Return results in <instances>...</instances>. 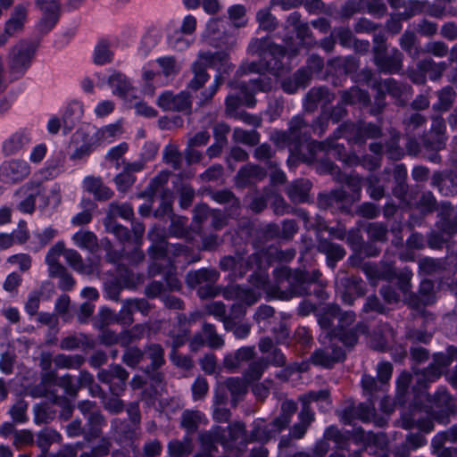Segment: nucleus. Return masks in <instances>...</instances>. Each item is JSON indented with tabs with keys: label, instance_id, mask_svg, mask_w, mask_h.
Listing matches in <instances>:
<instances>
[{
	"label": "nucleus",
	"instance_id": "bf43d9fd",
	"mask_svg": "<svg viewBox=\"0 0 457 457\" xmlns=\"http://www.w3.org/2000/svg\"><path fill=\"white\" fill-rule=\"evenodd\" d=\"M267 365V362L262 360L251 363L244 375L245 379L247 382H252L261 378L262 372L266 369Z\"/></svg>",
	"mask_w": 457,
	"mask_h": 457
},
{
	"label": "nucleus",
	"instance_id": "603ef678",
	"mask_svg": "<svg viewBox=\"0 0 457 457\" xmlns=\"http://www.w3.org/2000/svg\"><path fill=\"white\" fill-rule=\"evenodd\" d=\"M64 258L67 263L76 271L80 273L86 272V266L82 257L79 252L74 249H66Z\"/></svg>",
	"mask_w": 457,
	"mask_h": 457
},
{
	"label": "nucleus",
	"instance_id": "5701e85b",
	"mask_svg": "<svg viewBox=\"0 0 457 457\" xmlns=\"http://www.w3.org/2000/svg\"><path fill=\"white\" fill-rule=\"evenodd\" d=\"M83 188L100 201H105L112 196V191L107 187L99 178L87 177L83 180Z\"/></svg>",
	"mask_w": 457,
	"mask_h": 457
},
{
	"label": "nucleus",
	"instance_id": "f257e3e1",
	"mask_svg": "<svg viewBox=\"0 0 457 457\" xmlns=\"http://www.w3.org/2000/svg\"><path fill=\"white\" fill-rule=\"evenodd\" d=\"M207 68L216 69L220 74L215 77L213 84L201 93V104H204L211 101L220 86L222 84L223 79L221 77V72H227L229 70L228 54L222 51L215 53H212L210 51H200L197 54L196 60L191 66L194 76L188 83L189 89L197 91L205 85L210 79V75L206 71Z\"/></svg>",
	"mask_w": 457,
	"mask_h": 457
},
{
	"label": "nucleus",
	"instance_id": "4d7b16f0",
	"mask_svg": "<svg viewBox=\"0 0 457 457\" xmlns=\"http://www.w3.org/2000/svg\"><path fill=\"white\" fill-rule=\"evenodd\" d=\"M146 355L152 361V369H157L164 363V351L160 345H151L146 349Z\"/></svg>",
	"mask_w": 457,
	"mask_h": 457
},
{
	"label": "nucleus",
	"instance_id": "052dcab7",
	"mask_svg": "<svg viewBox=\"0 0 457 457\" xmlns=\"http://www.w3.org/2000/svg\"><path fill=\"white\" fill-rule=\"evenodd\" d=\"M144 358V353L136 347L128 348L123 356V362L131 368H135Z\"/></svg>",
	"mask_w": 457,
	"mask_h": 457
},
{
	"label": "nucleus",
	"instance_id": "7c9ffc66",
	"mask_svg": "<svg viewBox=\"0 0 457 457\" xmlns=\"http://www.w3.org/2000/svg\"><path fill=\"white\" fill-rule=\"evenodd\" d=\"M364 271L370 280H390L395 276V270L391 264H386L381 267L377 265H366L364 267Z\"/></svg>",
	"mask_w": 457,
	"mask_h": 457
},
{
	"label": "nucleus",
	"instance_id": "774afa93",
	"mask_svg": "<svg viewBox=\"0 0 457 457\" xmlns=\"http://www.w3.org/2000/svg\"><path fill=\"white\" fill-rule=\"evenodd\" d=\"M451 363L450 358L444 353H436L434 355L432 363L433 377L439 378L442 374L443 368L447 367Z\"/></svg>",
	"mask_w": 457,
	"mask_h": 457
},
{
	"label": "nucleus",
	"instance_id": "49530a36",
	"mask_svg": "<svg viewBox=\"0 0 457 457\" xmlns=\"http://www.w3.org/2000/svg\"><path fill=\"white\" fill-rule=\"evenodd\" d=\"M223 386L230 392L234 402L247 392L246 384L238 378H228Z\"/></svg>",
	"mask_w": 457,
	"mask_h": 457
},
{
	"label": "nucleus",
	"instance_id": "b1692460",
	"mask_svg": "<svg viewBox=\"0 0 457 457\" xmlns=\"http://www.w3.org/2000/svg\"><path fill=\"white\" fill-rule=\"evenodd\" d=\"M432 185L438 187L439 191L445 195H453L457 190V173L443 174L435 172L432 176Z\"/></svg>",
	"mask_w": 457,
	"mask_h": 457
},
{
	"label": "nucleus",
	"instance_id": "a211bd4d",
	"mask_svg": "<svg viewBox=\"0 0 457 457\" xmlns=\"http://www.w3.org/2000/svg\"><path fill=\"white\" fill-rule=\"evenodd\" d=\"M334 99L332 94L324 87H313L312 88L305 98V110L307 112H314L319 105L324 108L328 104L331 103Z\"/></svg>",
	"mask_w": 457,
	"mask_h": 457
},
{
	"label": "nucleus",
	"instance_id": "37998d69",
	"mask_svg": "<svg viewBox=\"0 0 457 457\" xmlns=\"http://www.w3.org/2000/svg\"><path fill=\"white\" fill-rule=\"evenodd\" d=\"M88 424L90 426L85 437L87 441L98 437L101 434L100 428L104 424V418L99 411H93L87 417Z\"/></svg>",
	"mask_w": 457,
	"mask_h": 457
},
{
	"label": "nucleus",
	"instance_id": "39448f33",
	"mask_svg": "<svg viewBox=\"0 0 457 457\" xmlns=\"http://www.w3.org/2000/svg\"><path fill=\"white\" fill-rule=\"evenodd\" d=\"M229 86L238 90L240 94V96L228 95L226 98V112L228 115H232L242 103L248 107L253 106L255 104L254 93L269 90L271 87V82L270 79L259 75L257 79H250L248 83H230Z\"/></svg>",
	"mask_w": 457,
	"mask_h": 457
},
{
	"label": "nucleus",
	"instance_id": "9b49d317",
	"mask_svg": "<svg viewBox=\"0 0 457 457\" xmlns=\"http://www.w3.org/2000/svg\"><path fill=\"white\" fill-rule=\"evenodd\" d=\"M297 407L295 402L286 400L281 404V413L270 424L271 428L269 431L261 433L260 428H257L253 433V436L262 441L268 440L271 434L278 433L287 427L290 422L291 416L295 412Z\"/></svg>",
	"mask_w": 457,
	"mask_h": 457
},
{
	"label": "nucleus",
	"instance_id": "680f3d73",
	"mask_svg": "<svg viewBox=\"0 0 457 457\" xmlns=\"http://www.w3.org/2000/svg\"><path fill=\"white\" fill-rule=\"evenodd\" d=\"M233 137L236 141L247 145H255L259 140L255 131H247L242 129H235Z\"/></svg>",
	"mask_w": 457,
	"mask_h": 457
},
{
	"label": "nucleus",
	"instance_id": "ddd939ff",
	"mask_svg": "<svg viewBox=\"0 0 457 457\" xmlns=\"http://www.w3.org/2000/svg\"><path fill=\"white\" fill-rule=\"evenodd\" d=\"M157 105L164 111L180 112L191 107L189 96L186 92L174 95L165 91L157 99Z\"/></svg>",
	"mask_w": 457,
	"mask_h": 457
},
{
	"label": "nucleus",
	"instance_id": "f03ea898",
	"mask_svg": "<svg viewBox=\"0 0 457 457\" xmlns=\"http://www.w3.org/2000/svg\"><path fill=\"white\" fill-rule=\"evenodd\" d=\"M338 320L337 331H333L334 337H338L345 345L353 346L358 339V333H365L367 328L363 324H358L354 328L345 330V327L353 324L355 320V314L353 312H341L337 305L329 306L328 311L319 318V323L324 329H328L334 320Z\"/></svg>",
	"mask_w": 457,
	"mask_h": 457
},
{
	"label": "nucleus",
	"instance_id": "20e7f679",
	"mask_svg": "<svg viewBox=\"0 0 457 457\" xmlns=\"http://www.w3.org/2000/svg\"><path fill=\"white\" fill-rule=\"evenodd\" d=\"M128 378V371L119 364L111 365L106 370H100L97 374V378L108 384L112 394L114 395L104 402V408L112 413H119L123 410L124 404L117 396L125 390Z\"/></svg>",
	"mask_w": 457,
	"mask_h": 457
},
{
	"label": "nucleus",
	"instance_id": "9d476101",
	"mask_svg": "<svg viewBox=\"0 0 457 457\" xmlns=\"http://www.w3.org/2000/svg\"><path fill=\"white\" fill-rule=\"evenodd\" d=\"M35 48L32 44L25 41L18 43L10 54L9 65L14 74H22L30 64Z\"/></svg>",
	"mask_w": 457,
	"mask_h": 457
},
{
	"label": "nucleus",
	"instance_id": "a18cd8bd",
	"mask_svg": "<svg viewBox=\"0 0 457 457\" xmlns=\"http://www.w3.org/2000/svg\"><path fill=\"white\" fill-rule=\"evenodd\" d=\"M253 347H242L237 351L234 357L227 356L225 358V365L228 368H236L240 365L241 361H245L253 358Z\"/></svg>",
	"mask_w": 457,
	"mask_h": 457
},
{
	"label": "nucleus",
	"instance_id": "13d9d810",
	"mask_svg": "<svg viewBox=\"0 0 457 457\" xmlns=\"http://www.w3.org/2000/svg\"><path fill=\"white\" fill-rule=\"evenodd\" d=\"M163 159L174 169H178L181 163L182 157L176 145H168L163 150Z\"/></svg>",
	"mask_w": 457,
	"mask_h": 457
},
{
	"label": "nucleus",
	"instance_id": "7ed1b4c3",
	"mask_svg": "<svg viewBox=\"0 0 457 457\" xmlns=\"http://www.w3.org/2000/svg\"><path fill=\"white\" fill-rule=\"evenodd\" d=\"M248 49L251 53L258 54L262 57L260 64L253 62L248 66L250 72L261 74L264 71H269L275 76L278 75L279 58L286 53L282 46L272 44L268 38H256L251 41Z\"/></svg>",
	"mask_w": 457,
	"mask_h": 457
},
{
	"label": "nucleus",
	"instance_id": "1a4fd4ad",
	"mask_svg": "<svg viewBox=\"0 0 457 457\" xmlns=\"http://www.w3.org/2000/svg\"><path fill=\"white\" fill-rule=\"evenodd\" d=\"M431 412L434 419L442 424L449 422V417L455 411V405L446 389L440 388L432 398Z\"/></svg>",
	"mask_w": 457,
	"mask_h": 457
},
{
	"label": "nucleus",
	"instance_id": "4be33fe9",
	"mask_svg": "<svg viewBox=\"0 0 457 457\" xmlns=\"http://www.w3.org/2000/svg\"><path fill=\"white\" fill-rule=\"evenodd\" d=\"M266 173L263 169L253 164H248L241 168L236 178V184L239 187H245L247 185L262 180Z\"/></svg>",
	"mask_w": 457,
	"mask_h": 457
},
{
	"label": "nucleus",
	"instance_id": "69168bd1",
	"mask_svg": "<svg viewBox=\"0 0 457 457\" xmlns=\"http://www.w3.org/2000/svg\"><path fill=\"white\" fill-rule=\"evenodd\" d=\"M257 21L261 29L264 30H271L275 29L276 21L268 9L260 10L256 16Z\"/></svg>",
	"mask_w": 457,
	"mask_h": 457
},
{
	"label": "nucleus",
	"instance_id": "79ce46f5",
	"mask_svg": "<svg viewBox=\"0 0 457 457\" xmlns=\"http://www.w3.org/2000/svg\"><path fill=\"white\" fill-rule=\"evenodd\" d=\"M204 419V414L198 411H185L181 417V426L187 431L193 432Z\"/></svg>",
	"mask_w": 457,
	"mask_h": 457
},
{
	"label": "nucleus",
	"instance_id": "c756f323",
	"mask_svg": "<svg viewBox=\"0 0 457 457\" xmlns=\"http://www.w3.org/2000/svg\"><path fill=\"white\" fill-rule=\"evenodd\" d=\"M434 284L432 281L425 279L421 281L419 290V302H416L414 295H410V303L414 307H419L420 303L423 305L430 304L434 302Z\"/></svg>",
	"mask_w": 457,
	"mask_h": 457
},
{
	"label": "nucleus",
	"instance_id": "6e6552de",
	"mask_svg": "<svg viewBox=\"0 0 457 457\" xmlns=\"http://www.w3.org/2000/svg\"><path fill=\"white\" fill-rule=\"evenodd\" d=\"M30 172V166L26 161L12 159L1 164L0 179L4 183L16 184L26 179Z\"/></svg>",
	"mask_w": 457,
	"mask_h": 457
},
{
	"label": "nucleus",
	"instance_id": "e433bc0d",
	"mask_svg": "<svg viewBox=\"0 0 457 457\" xmlns=\"http://www.w3.org/2000/svg\"><path fill=\"white\" fill-rule=\"evenodd\" d=\"M299 420L300 421L291 430V435L295 438H302L304 436L308 426L313 420V413L308 406H303L299 413Z\"/></svg>",
	"mask_w": 457,
	"mask_h": 457
},
{
	"label": "nucleus",
	"instance_id": "4c0bfd02",
	"mask_svg": "<svg viewBox=\"0 0 457 457\" xmlns=\"http://www.w3.org/2000/svg\"><path fill=\"white\" fill-rule=\"evenodd\" d=\"M54 365L59 369H79L85 361V358L79 354L66 355L57 354L53 360Z\"/></svg>",
	"mask_w": 457,
	"mask_h": 457
},
{
	"label": "nucleus",
	"instance_id": "423d86ee",
	"mask_svg": "<svg viewBox=\"0 0 457 457\" xmlns=\"http://www.w3.org/2000/svg\"><path fill=\"white\" fill-rule=\"evenodd\" d=\"M311 128L299 116L289 122L288 132H276L272 138L281 147H288L294 154H299L303 144L308 143Z\"/></svg>",
	"mask_w": 457,
	"mask_h": 457
},
{
	"label": "nucleus",
	"instance_id": "72a5a7b5",
	"mask_svg": "<svg viewBox=\"0 0 457 457\" xmlns=\"http://www.w3.org/2000/svg\"><path fill=\"white\" fill-rule=\"evenodd\" d=\"M218 276L219 275L216 270L203 269L188 273L187 276V281L191 287H195L204 282H215Z\"/></svg>",
	"mask_w": 457,
	"mask_h": 457
},
{
	"label": "nucleus",
	"instance_id": "0eeeda50",
	"mask_svg": "<svg viewBox=\"0 0 457 457\" xmlns=\"http://www.w3.org/2000/svg\"><path fill=\"white\" fill-rule=\"evenodd\" d=\"M319 270H313L312 276L303 270L291 271L287 268H280L276 270L278 283L283 284L284 280L290 286L291 294L303 295L306 292L305 285L319 280L320 277Z\"/></svg>",
	"mask_w": 457,
	"mask_h": 457
},
{
	"label": "nucleus",
	"instance_id": "c85d7f7f",
	"mask_svg": "<svg viewBox=\"0 0 457 457\" xmlns=\"http://www.w3.org/2000/svg\"><path fill=\"white\" fill-rule=\"evenodd\" d=\"M75 245L81 249H87L94 252L98 247V241L96 236L88 230H79L75 233L71 237Z\"/></svg>",
	"mask_w": 457,
	"mask_h": 457
},
{
	"label": "nucleus",
	"instance_id": "4468645a",
	"mask_svg": "<svg viewBox=\"0 0 457 457\" xmlns=\"http://www.w3.org/2000/svg\"><path fill=\"white\" fill-rule=\"evenodd\" d=\"M28 191H34L35 193L29 194L24 200L18 204L17 209L23 212L31 214L34 212L36 208V195H40L42 187L39 182L29 181L24 186L21 187L15 193L16 195L20 194H25Z\"/></svg>",
	"mask_w": 457,
	"mask_h": 457
},
{
	"label": "nucleus",
	"instance_id": "dca6fc26",
	"mask_svg": "<svg viewBox=\"0 0 457 457\" xmlns=\"http://www.w3.org/2000/svg\"><path fill=\"white\" fill-rule=\"evenodd\" d=\"M38 4L44 13L39 22V29L42 31H49L57 22L59 4L55 0H38Z\"/></svg>",
	"mask_w": 457,
	"mask_h": 457
},
{
	"label": "nucleus",
	"instance_id": "bb28decb",
	"mask_svg": "<svg viewBox=\"0 0 457 457\" xmlns=\"http://www.w3.org/2000/svg\"><path fill=\"white\" fill-rule=\"evenodd\" d=\"M120 123H113L104 126L96 130L94 135L95 142L97 145H105L112 143L118 136L121 134Z\"/></svg>",
	"mask_w": 457,
	"mask_h": 457
},
{
	"label": "nucleus",
	"instance_id": "aec40b11",
	"mask_svg": "<svg viewBox=\"0 0 457 457\" xmlns=\"http://www.w3.org/2000/svg\"><path fill=\"white\" fill-rule=\"evenodd\" d=\"M223 295L227 299L238 300L246 303L247 305L255 303L260 298L259 293H256L253 289L244 288L238 285L228 287L225 289Z\"/></svg>",
	"mask_w": 457,
	"mask_h": 457
},
{
	"label": "nucleus",
	"instance_id": "58836bf2",
	"mask_svg": "<svg viewBox=\"0 0 457 457\" xmlns=\"http://www.w3.org/2000/svg\"><path fill=\"white\" fill-rule=\"evenodd\" d=\"M447 65L445 62H435L431 59H425L419 62L418 68L421 71L428 73L429 78L433 80L439 79L443 72L445 71Z\"/></svg>",
	"mask_w": 457,
	"mask_h": 457
},
{
	"label": "nucleus",
	"instance_id": "338daca9",
	"mask_svg": "<svg viewBox=\"0 0 457 457\" xmlns=\"http://www.w3.org/2000/svg\"><path fill=\"white\" fill-rule=\"evenodd\" d=\"M445 442L457 443V426H453L447 431L437 434L432 441V445L440 446Z\"/></svg>",
	"mask_w": 457,
	"mask_h": 457
},
{
	"label": "nucleus",
	"instance_id": "393cba45",
	"mask_svg": "<svg viewBox=\"0 0 457 457\" xmlns=\"http://www.w3.org/2000/svg\"><path fill=\"white\" fill-rule=\"evenodd\" d=\"M43 384L45 386H51L52 384L57 385L63 388L65 393L71 396H75L79 388V386L73 382L71 375L57 378L55 372H48L44 376Z\"/></svg>",
	"mask_w": 457,
	"mask_h": 457
},
{
	"label": "nucleus",
	"instance_id": "ea45409f",
	"mask_svg": "<svg viewBox=\"0 0 457 457\" xmlns=\"http://www.w3.org/2000/svg\"><path fill=\"white\" fill-rule=\"evenodd\" d=\"M109 85L113 88V93L120 96H126L132 87L127 77L121 73H114L108 79Z\"/></svg>",
	"mask_w": 457,
	"mask_h": 457
},
{
	"label": "nucleus",
	"instance_id": "c03bdc74",
	"mask_svg": "<svg viewBox=\"0 0 457 457\" xmlns=\"http://www.w3.org/2000/svg\"><path fill=\"white\" fill-rule=\"evenodd\" d=\"M417 37L414 32L405 31L400 38L401 47L412 58L420 56V49L416 45Z\"/></svg>",
	"mask_w": 457,
	"mask_h": 457
},
{
	"label": "nucleus",
	"instance_id": "8fccbe9b",
	"mask_svg": "<svg viewBox=\"0 0 457 457\" xmlns=\"http://www.w3.org/2000/svg\"><path fill=\"white\" fill-rule=\"evenodd\" d=\"M112 60V53L107 42H100L95 48L94 62L96 64H105Z\"/></svg>",
	"mask_w": 457,
	"mask_h": 457
},
{
	"label": "nucleus",
	"instance_id": "2eb2a0df",
	"mask_svg": "<svg viewBox=\"0 0 457 457\" xmlns=\"http://www.w3.org/2000/svg\"><path fill=\"white\" fill-rule=\"evenodd\" d=\"M28 8L24 4H18L13 9L11 17L5 22L4 33L9 37L21 32L23 29L27 20Z\"/></svg>",
	"mask_w": 457,
	"mask_h": 457
},
{
	"label": "nucleus",
	"instance_id": "412c9836",
	"mask_svg": "<svg viewBox=\"0 0 457 457\" xmlns=\"http://www.w3.org/2000/svg\"><path fill=\"white\" fill-rule=\"evenodd\" d=\"M30 141V136L27 131H17L4 141L3 153L7 156L16 154Z\"/></svg>",
	"mask_w": 457,
	"mask_h": 457
},
{
	"label": "nucleus",
	"instance_id": "de8ad7c7",
	"mask_svg": "<svg viewBox=\"0 0 457 457\" xmlns=\"http://www.w3.org/2000/svg\"><path fill=\"white\" fill-rule=\"evenodd\" d=\"M134 215L132 207L128 204H115L112 203L109 205L108 215L105 219H112L114 220V218L119 216L125 220H129Z\"/></svg>",
	"mask_w": 457,
	"mask_h": 457
},
{
	"label": "nucleus",
	"instance_id": "f3484780",
	"mask_svg": "<svg viewBox=\"0 0 457 457\" xmlns=\"http://www.w3.org/2000/svg\"><path fill=\"white\" fill-rule=\"evenodd\" d=\"M159 67L161 85L167 84L171 81L179 72L180 64L174 56H162L155 60Z\"/></svg>",
	"mask_w": 457,
	"mask_h": 457
},
{
	"label": "nucleus",
	"instance_id": "09e8293b",
	"mask_svg": "<svg viewBox=\"0 0 457 457\" xmlns=\"http://www.w3.org/2000/svg\"><path fill=\"white\" fill-rule=\"evenodd\" d=\"M319 250L321 253H326L328 259H332L334 261L341 260L345 254V250L340 245L328 241L320 242L319 245Z\"/></svg>",
	"mask_w": 457,
	"mask_h": 457
},
{
	"label": "nucleus",
	"instance_id": "e2e57ef3",
	"mask_svg": "<svg viewBox=\"0 0 457 457\" xmlns=\"http://www.w3.org/2000/svg\"><path fill=\"white\" fill-rule=\"evenodd\" d=\"M104 224L106 230L113 233L120 241H126L129 239V230L121 225L116 224L112 219H105Z\"/></svg>",
	"mask_w": 457,
	"mask_h": 457
},
{
	"label": "nucleus",
	"instance_id": "0e129e2a",
	"mask_svg": "<svg viewBox=\"0 0 457 457\" xmlns=\"http://www.w3.org/2000/svg\"><path fill=\"white\" fill-rule=\"evenodd\" d=\"M356 100L367 104L370 102L368 94L359 88H351L349 92H345L343 95V101L345 104H353Z\"/></svg>",
	"mask_w": 457,
	"mask_h": 457
},
{
	"label": "nucleus",
	"instance_id": "a19ab883",
	"mask_svg": "<svg viewBox=\"0 0 457 457\" xmlns=\"http://www.w3.org/2000/svg\"><path fill=\"white\" fill-rule=\"evenodd\" d=\"M61 438V435L56 430L46 428L37 434V444L45 452L53 443L60 442Z\"/></svg>",
	"mask_w": 457,
	"mask_h": 457
},
{
	"label": "nucleus",
	"instance_id": "473e14b6",
	"mask_svg": "<svg viewBox=\"0 0 457 457\" xmlns=\"http://www.w3.org/2000/svg\"><path fill=\"white\" fill-rule=\"evenodd\" d=\"M351 130L354 132L355 142H365L368 138H375L380 136V129L372 124L361 123L358 126H352Z\"/></svg>",
	"mask_w": 457,
	"mask_h": 457
},
{
	"label": "nucleus",
	"instance_id": "f704fd0d",
	"mask_svg": "<svg viewBox=\"0 0 457 457\" xmlns=\"http://www.w3.org/2000/svg\"><path fill=\"white\" fill-rule=\"evenodd\" d=\"M192 451L193 445L189 438L173 440L168 445L169 457H188Z\"/></svg>",
	"mask_w": 457,
	"mask_h": 457
},
{
	"label": "nucleus",
	"instance_id": "f8f14e48",
	"mask_svg": "<svg viewBox=\"0 0 457 457\" xmlns=\"http://www.w3.org/2000/svg\"><path fill=\"white\" fill-rule=\"evenodd\" d=\"M385 48L381 45L375 48L374 62L378 68L384 72L394 73L402 69L403 54L395 49L390 55L383 54Z\"/></svg>",
	"mask_w": 457,
	"mask_h": 457
},
{
	"label": "nucleus",
	"instance_id": "6e6d98bb",
	"mask_svg": "<svg viewBox=\"0 0 457 457\" xmlns=\"http://www.w3.org/2000/svg\"><path fill=\"white\" fill-rule=\"evenodd\" d=\"M6 262L17 266L21 272H26L31 268L32 259L27 253H17L7 258Z\"/></svg>",
	"mask_w": 457,
	"mask_h": 457
},
{
	"label": "nucleus",
	"instance_id": "2f4dec72",
	"mask_svg": "<svg viewBox=\"0 0 457 457\" xmlns=\"http://www.w3.org/2000/svg\"><path fill=\"white\" fill-rule=\"evenodd\" d=\"M310 188L311 184L308 180H297L289 186L287 188V195L295 203L304 202L307 198Z\"/></svg>",
	"mask_w": 457,
	"mask_h": 457
},
{
	"label": "nucleus",
	"instance_id": "6ab92c4d",
	"mask_svg": "<svg viewBox=\"0 0 457 457\" xmlns=\"http://www.w3.org/2000/svg\"><path fill=\"white\" fill-rule=\"evenodd\" d=\"M312 358L315 364L330 367L345 359V352L340 347L330 346L315 351Z\"/></svg>",
	"mask_w": 457,
	"mask_h": 457
},
{
	"label": "nucleus",
	"instance_id": "864d4df0",
	"mask_svg": "<svg viewBox=\"0 0 457 457\" xmlns=\"http://www.w3.org/2000/svg\"><path fill=\"white\" fill-rule=\"evenodd\" d=\"M82 105L75 103L70 105L68 111L63 117V123L69 129H71L76 121H79L82 116Z\"/></svg>",
	"mask_w": 457,
	"mask_h": 457
},
{
	"label": "nucleus",
	"instance_id": "cd10ccee",
	"mask_svg": "<svg viewBox=\"0 0 457 457\" xmlns=\"http://www.w3.org/2000/svg\"><path fill=\"white\" fill-rule=\"evenodd\" d=\"M154 245L151 247V253L154 258H160L166 253L165 233L164 230L154 226L148 234Z\"/></svg>",
	"mask_w": 457,
	"mask_h": 457
},
{
	"label": "nucleus",
	"instance_id": "3c124183",
	"mask_svg": "<svg viewBox=\"0 0 457 457\" xmlns=\"http://www.w3.org/2000/svg\"><path fill=\"white\" fill-rule=\"evenodd\" d=\"M203 334L205 337L206 344L212 348L221 347L224 344L223 339L216 333L214 326L204 323L203 326Z\"/></svg>",
	"mask_w": 457,
	"mask_h": 457
},
{
	"label": "nucleus",
	"instance_id": "c9c22d12",
	"mask_svg": "<svg viewBox=\"0 0 457 457\" xmlns=\"http://www.w3.org/2000/svg\"><path fill=\"white\" fill-rule=\"evenodd\" d=\"M401 426L405 429L417 428L421 431L428 433L433 430L434 425L428 419L423 420L417 418L416 411H413L411 418L403 416L401 420Z\"/></svg>",
	"mask_w": 457,
	"mask_h": 457
},
{
	"label": "nucleus",
	"instance_id": "a878e982",
	"mask_svg": "<svg viewBox=\"0 0 457 457\" xmlns=\"http://www.w3.org/2000/svg\"><path fill=\"white\" fill-rule=\"evenodd\" d=\"M64 156L60 154L49 159L46 165L38 170V174L45 180H51L63 171Z\"/></svg>",
	"mask_w": 457,
	"mask_h": 457
},
{
	"label": "nucleus",
	"instance_id": "5fc2aeb1",
	"mask_svg": "<svg viewBox=\"0 0 457 457\" xmlns=\"http://www.w3.org/2000/svg\"><path fill=\"white\" fill-rule=\"evenodd\" d=\"M28 403L24 400H18L10 409L9 413L12 419L18 423H24L28 420Z\"/></svg>",
	"mask_w": 457,
	"mask_h": 457
}]
</instances>
